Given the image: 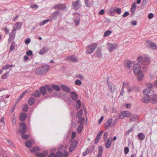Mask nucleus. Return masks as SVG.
Wrapping results in <instances>:
<instances>
[{"instance_id":"8","label":"nucleus","mask_w":157,"mask_h":157,"mask_svg":"<svg viewBox=\"0 0 157 157\" xmlns=\"http://www.w3.org/2000/svg\"><path fill=\"white\" fill-rule=\"evenodd\" d=\"M123 86L127 89V91L128 93L132 91L135 88L134 86H130L129 83L125 82H123Z\"/></svg>"},{"instance_id":"56","label":"nucleus","mask_w":157,"mask_h":157,"mask_svg":"<svg viewBox=\"0 0 157 157\" xmlns=\"http://www.w3.org/2000/svg\"><path fill=\"white\" fill-rule=\"evenodd\" d=\"M9 66V65H8V64H6L5 66L2 67V68L3 69H4V70H6L7 69H9V68L10 67Z\"/></svg>"},{"instance_id":"21","label":"nucleus","mask_w":157,"mask_h":157,"mask_svg":"<svg viewBox=\"0 0 157 157\" xmlns=\"http://www.w3.org/2000/svg\"><path fill=\"white\" fill-rule=\"evenodd\" d=\"M114 11H115L117 13L120 14L121 12V9L119 7L116 8V7H112L110 10V12L111 13V14H112Z\"/></svg>"},{"instance_id":"51","label":"nucleus","mask_w":157,"mask_h":157,"mask_svg":"<svg viewBox=\"0 0 157 157\" xmlns=\"http://www.w3.org/2000/svg\"><path fill=\"white\" fill-rule=\"evenodd\" d=\"M75 83L77 85H80L82 84V82L80 80L77 79L75 81Z\"/></svg>"},{"instance_id":"5","label":"nucleus","mask_w":157,"mask_h":157,"mask_svg":"<svg viewBox=\"0 0 157 157\" xmlns=\"http://www.w3.org/2000/svg\"><path fill=\"white\" fill-rule=\"evenodd\" d=\"M84 121V118H81L78 119V123H80V124L77 129V131L79 134H80L81 132L82 129L83 127V124Z\"/></svg>"},{"instance_id":"54","label":"nucleus","mask_w":157,"mask_h":157,"mask_svg":"<svg viewBox=\"0 0 157 157\" xmlns=\"http://www.w3.org/2000/svg\"><path fill=\"white\" fill-rule=\"evenodd\" d=\"M125 87L123 86H123L122 88V89H121V91L120 93V96H122L123 95V94L124 93V88Z\"/></svg>"},{"instance_id":"29","label":"nucleus","mask_w":157,"mask_h":157,"mask_svg":"<svg viewBox=\"0 0 157 157\" xmlns=\"http://www.w3.org/2000/svg\"><path fill=\"white\" fill-rule=\"evenodd\" d=\"M71 96L72 99L74 101H75L78 98L77 94L73 91H71Z\"/></svg>"},{"instance_id":"3","label":"nucleus","mask_w":157,"mask_h":157,"mask_svg":"<svg viewBox=\"0 0 157 157\" xmlns=\"http://www.w3.org/2000/svg\"><path fill=\"white\" fill-rule=\"evenodd\" d=\"M97 43L92 44L86 47V53L88 54H90L93 52L97 47Z\"/></svg>"},{"instance_id":"9","label":"nucleus","mask_w":157,"mask_h":157,"mask_svg":"<svg viewBox=\"0 0 157 157\" xmlns=\"http://www.w3.org/2000/svg\"><path fill=\"white\" fill-rule=\"evenodd\" d=\"M143 93L145 95L151 96L153 95L154 91L151 89H146L144 90Z\"/></svg>"},{"instance_id":"63","label":"nucleus","mask_w":157,"mask_h":157,"mask_svg":"<svg viewBox=\"0 0 157 157\" xmlns=\"http://www.w3.org/2000/svg\"><path fill=\"white\" fill-rule=\"evenodd\" d=\"M27 91L26 90L23 93H22L19 96L20 98H22L24 95L26 94V93L27 92Z\"/></svg>"},{"instance_id":"4","label":"nucleus","mask_w":157,"mask_h":157,"mask_svg":"<svg viewBox=\"0 0 157 157\" xmlns=\"http://www.w3.org/2000/svg\"><path fill=\"white\" fill-rule=\"evenodd\" d=\"M107 45V49L109 52H112L117 48V45L116 43H108Z\"/></svg>"},{"instance_id":"60","label":"nucleus","mask_w":157,"mask_h":157,"mask_svg":"<svg viewBox=\"0 0 157 157\" xmlns=\"http://www.w3.org/2000/svg\"><path fill=\"white\" fill-rule=\"evenodd\" d=\"M32 51L31 50H29L26 53V54L28 56H31L32 55Z\"/></svg>"},{"instance_id":"11","label":"nucleus","mask_w":157,"mask_h":157,"mask_svg":"<svg viewBox=\"0 0 157 157\" xmlns=\"http://www.w3.org/2000/svg\"><path fill=\"white\" fill-rule=\"evenodd\" d=\"M60 14L59 11L55 12L53 14H51L50 16V20L51 21L55 20L58 16H60Z\"/></svg>"},{"instance_id":"7","label":"nucleus","mask_w":157,"mask_h":157,"mask_svg":"<svg viewBox=\"0 0 157 157\" xmlns=\"http://www.w3.org/2000/svg\"><path fill=\"white\" fill-rule=\"evenodd\" d=\"M20 129L19 130V132L21 134H24L26 131L27 128L26 125L25 123H22L20 124Z\"/></svg>"},{"instance_id":"33","label":"nucleus","mask_w":157,"mask_h":157,"mask_svg":"<svg viewBox=\"0 0 157 157\" xmlns=\"http://www.w3.org/2000/svg\"><path fill=\"white\" fill-rule=\"evenodd\" d=\"M16 32L15 31H13L12 30V32L10 33L9 34L10 38L13 39V40L15 38V36Z\"/></svg>"},{"instance_id":"40","label":"nucleus","mask_w":157,"mask_h":157,"mask_svg":"<svg viewBox=\"0 0 157 157\" xmlns=\"http://www.w3.org/2000/svg\"><path fill=\"white\" fill-rule=\"evenodd\" d=\"M112 33V31L110 30L106 31L104 34V37L110 35Z\"/></svg>"},{"instance_id":"24","label":"nucleus","mask_w":157,"mask_h":157,"mask_svg":"<svg viewBox=\"0 0 157 157\" xmlns=\"http://www.w3.org/2000/svg\"><path fill=\"white\" fill-rule=\"evenodd\" d=\"M112 143V139L111 138H109L106 141L105 143V146L106 148H109L111 147Z\"/></svg>"},{"instance_id":"52","label":"nucleus","mask_w":157,"mask_h":157,"mask_svg":"<svg viewBox=\"0 0 157 157\" xmlns=\"http://www.w3.org/2000/svg\"><path fill=\"white\" fill-rule=\"evenodd\" d=\"M28 109V106L27 104H25L23 106V110L24 111H27Z\"/></svg>"},{"instance_id":"20","label":"nucleus","mask_w":157,"mask_h":157,"mask_svg":"<svg viewBox=\"0 0 157 157\" xmlns=\"http://www.w3.org/2000/svg\"><path fill=\"white\" fill-rule=\"evenodd\" d=\"M50 50L49 48L47 47H44L39 52V54L40 55H43L46 53Z\"/></svg>"},{"instance_id":"1","label":"nucleus","mask_w":157,"mask_h":157,"mask_svg":"<svg viewBox=\"0 0 157 157\" xmlns=\"http://www.w3.org/2000/svg\"><path fill=\"white\" fill-rule=\"evenodd\" d=\"M137 63L133 66V71L136 75H137L139 81H141L144 78V75L140 70L141 68L144 71H146L147 69V66L150 64V60L148 56L143 57L141 56L138 57L137 59Z\"/></svg>"},{"instance_id":"34","label":"nucleus","mask_w":157,"mask_h":157,"mask_svg":"<svg viewBox=\"0 0 157 157\" xmlns=\"http://www.w3.org/2000/svg\"><path fill=\"white\" fill-rule=\"evenodd\" d=\"M98 149L99 150L98 151L97 157H101L103 150L102 147L101 146H99Z\"/></svg>"},{"instance_id":"62","label":"nucleus","mask_w":157,"mask_h":157,"mask_svg":"<svg viewBox=\"0 0 157 157\" xmlns=\"http://www.w3.org/2000/svg\"><path fill=\"white\" fill-rule=\"evenodd\" d=\"M108 135V133L107 132H105V133L104 135V140H105L107 137V136Z\"/></svg>"},{"instance_id":"53","label":"nucleus","mask_w":157,"mask_h":157,"mask_svg":"<svg viewBox=\"0 0 157 157\" xmlns=\"http://www.w3.org/2000/svg\"><path fill=\"white\" fill-rule=\"evenodd\" d=\"M9 73V72H7L6 73L3 74L2 76V78L3 79L6 78L7 77Z\"/></svg>"},{"instance_id":"27","label":"nucleus","mask_w":157,"mask_h":157,"mask_svg":"<svg viewBox=\"0 0 157 157\" xmlns=\"http://www.w3.org/2000/svg\"><path fill=\"white\" fill-rule=\"evenodd\" d=\"M151 100V96H148L145 95L143 97L142 99V101L144 103H148Z\"/></svg>"},{"instance_id":"32","label":"nucleus","mask_w":157,"mask_h":157,"mask_svg":"<svg viewBox=\"0 0 157 157\" xmlns=\"http://www.w3.org/2000/svg\"><path fill=\"white\" fill-rule=\"evenodd\" d=\"M35 102V99L33 98H29L28 101V104L30 106L33 105Z\"/></svg>"},{"instance_id":"36","label":"nucleus","mask_w":157,"mask_h":157,"mask_svg":"<svg viewBox=\"0 0 157 157\" xmlns=\"http://www.w3.org/2000/svg\"><path fill=\"white\" fill-rule=\"evenodd\" d=\"M79 4V1L77 0L74 2L72 4L75 9H78V5Z\"/></svg>"},{"instance_id":"55","label":"nucleus","mask_w":157,"mask_h":157,"mask_svg":"<svg viewBox=\"0 0 157 157\" xmlns=\"http://www.w3.org/2000/svg\"><path fill=\"white\" fill-rule=\"evenodd\" d=\"M45 88H46L47 90L49 92H52V88L49 87V86H45Z\"/></svg>"},{"instance_id":"30","label":"nucleus","mask_w":157,"mask_h":157,"mask_svg":"<svg viewBox=\"0 0 157 157\" xmlns=\"http://www.w3.org/2000/svg\"><path fill=\"white\" fill-rule=\"evenodd\" d=\"M61 88L62 90L67 93H69L71 90V88L64 85H63L61 86Z\"/></svg>"},{"instance_id":"15","label":"nucleus","mask_w":157,"mask_h":157,"mask_svg":"<svg viewBox=\"0 0 157 157\" xmlns=\"http://www.w3.org/2000/svg\"><path fill=\"white\" fill-rule=\"evenodd\" d=\"M75 25H78L79 24L80 21V15L78 13H76L75 14Z\"/></svg>"},{"instance_id":"47","label":"nucleus","mask_w":157,"mask_h":157,"mask_svg":"<svg viewBox=\"0 0 157 157\" xmlns=\"http://www.w3.org/2000/svg\"><path fill=\"white\" fill-rule=\"evenodd\" d=\"M137 118V116L135 114L132 115L130 117V120L131 121H134Z\"/></svg>"},{"instance_id":"2","label":"nucleus","mask_w":157,"mask_h":157,"mask_svg":"<svg viewBox=\"0 0 157 157\" xmlns=\"http://www.w3.org/2000/svg\"><path fill=\"white\" fill-rule=\"evenodd\" d=\"M50 66L45 65L36 69L35 73L37 75H42L45 74L49 70Z\"/></svg>"},{"instance_id":"22","label":"nucleus","mask_w":157,"mask_h":157,"mask_svg":"<svg viewBox=\"0 0 157 157\" xmlns=\"http://www.w3.org/2000/svg\"><path fill=\"white\" fill-rule=\"evenodd\" d=\"M151 103L154 104L157 102V95L154 94L151 96V100H150Z\"/></svg>"},{"instance_id":"16","label":"nucleus","mask_w":157,"mask_h":157,"mask_svg":"<svg viewBox=\"0 0 157 157\" xmlns=\"http://www.w3.org/2000/svg\"><path fill=\"white\" fill-rule=\"evenodd\" d=\"M113 121V119H110L107 121L105 124V127L106 129H107L109 128L110 127H112L113 126H112V123Z\"/></svg>"},{"instance_id":"6","label":"nucleus","mask_w":157,"mask_h":157,"mask_svg":"<svg viewBox=\"0 0 157 157\" xmlns=\"http://www.w3.org/2000/svg\"><path fill=\"white\" fill-rule=\"evenodd\" d=\"M131 113L128 111H124L120 113L119 115V117L120 119H123L124 117H128L131 115Z\"/></svg>"},{"instance_id":"57","label":"nucleus","mask_w":157,"mask_h":157,"mask_svg":"<svg viewBox=\"0 0 157 157\" xmlns=\"http://www.w3.org/2000/svg\"><path fill=\"white\" fill-rule=\"evenodd\" d=\"M31 41V39L30 38L26 39L25 41V43L26 44H28Z\"/></svg>"},{"instance_id":"45","label":"nucleus","mask_w":157,"mask_h":157,"mask_svg":"<svg viewBox=\"0 0 157 157\" xmlns=\"http://www.w3.org/2000/svg\"><path fill=\"white\" fill-rule=\"evenodd\" d=\"M85 4L87 7H90L91 6V4L88 0H85Z\"/></svg>"},{"instance_id":"23","label":"nucleus","mask_w":157,"mask_h":157,"mask_svg":"<svg viewBox=\"0 0 157 157\" xmlns=\"http://www.w3.org/2000/svg\"><path fill=\"white\" fill-rule=\"evenodd\" d=\"M136 3L135 2H134L132 4L131 10V14L132 16L135 14V12L136 10Z\"/></svg>"},{"instance_id":"25","label":"nucleus","mask_w":157,"mask_h":157,"mask_svg":"<svg viewBox=\"0 0 157 157\" xmlns=\"http://www.w3.org/2000/svg\"><path fill=\"white\" fill-rule=\"evenodd\" d=\"M103 131H100L97 134L95 140V143L97 144L100 140L101 135L103 133Z\"/></svg>"},{"instance_id":"49","label":"nucleus","mask_w":157,"mask_h":157,"mask_svg":"<svg viewBox=\"0 0 157 157\" xmlns=\"http://www.w3.org/2000/svg\"><path fill=\"white\" fill-rule=\"evenodd\" d=\"M15 45V43H14V42H13L11 43V45L10 46V51H12L13 50V49L14 48V47Z\"/></svg>"},{"instance_id":"39","label":"nucleus","mask_w":157,"mask_h":157,"mask_svg":"<svg viewBox=\"0 0 157 157\" xmlns=\"http://www.w3.org/2000/svg\"><path fill=\"white\" fill-rule=\"evenodd\" d=\"M138 136L140 139L142 140H144L145 137V135L143 134V133L141 132L139 133L138 134Z\"/></svg>"},{"instance_id":"48","label":"nucleus","mask_w":157,"mask_h":157,"mask_svg":"<svg viewBox=\"0 0 157 157\" xmlns=\"http://www.w3.org/2000/svg\"><path fill=\"white\" fill-rule=\"evenodd\" d=\"M56 157H62L63 156V154L62 152L60 151H58L56 154Z\"/></svg>"},{"instance_id":"58","label":"nucleus","mask_w":157,"mask_h":157,"mask_svg":"<svg viewBox=\"0 0 157 157\" xmlns=\"http://www.w3.org/2000/svg\"><path fill=\"white\" fill-rule=\"evenodd\" d=\"M129 151V148L128 147H126L124 148V151L125 154H127L128 153Z\"/></svg>"},{"instance_id":"31","label":"nucleus","mask_w":157,"mask_h":157,"mask_svg":"<svg viewBox=\"0 0 157 157\" xmlns=\"http://www.w3.org/2000/svg\"><path fill=\"white\" fill-rule=\"evenodd\" d=\"M27 117V115L26 113H21L19 116V119L21 121H25Z\"/></svg>"},{"instance_id":"38","label":"nucleus","mask_w":157,"mask_h":157,"mask_svg":"<svg viewBox=\"0 0 157 157\" xmlns=\"http://www.w3.org/2000/svg\"><path fill=\"white\" fill-rule=\"evenodd\" d=\"M97 56L99 58H101L102 57V55L100 49L99 48L96 52Z\"/></svg>"},{"instance_id":"42","label":"nucleus","mask_w":157,"mask_h":157,"mask_svg":"<svg viewBox=\"0 0 157 157\" xmlns=\"http://www.w3.org/2000/svg\"><path fill=\"white\" fill-rule=\"evenodd\" d=\"M49 21H50V20L49 19L43 20V21H42V22H40V23L39 25L40 26H42L43 25H44L45 24L47 23Z\"/></svg>"},{"instance_id":"10","label":"nucleus","mask_w":157,"mask_h":157,"mask_svg":"<svg viewBox=\"0 0 157 157\" xmlns=\"http://www.w3.org/2000/svg\"><path fill=\"white\" fill-rule=\"evenodd\" d=\"M146 46L147 48L152 49H155L157 48V46L155 44L149 41L147 42Z\"/></svg>"},{"instance_id":"50","label":"nucleus","mask_w":157,"mask_h":157,"mask_svg":"<svg viewBox=\"0 0 157 157\" xmlns=\"http://www.w3.org/2000/svg\"><path fill=\"white\" fill-rule=\"evenodd\" d=\"M21 137L24 140H26L29 137V136L28 134H21Z\"/></svg>"},{"instance_id":"44","label":"nucleus","mask_w":157,"mask_h":157,"mask_svg":"<svg viewBox=\"0 0 157 157\" xmlns=\"http://www.w3.org/2000/svg\"><path fill=\"white\" fill-rule=\"evenodd\" d=\"M83 113V110L82 109H81L77 113L76 116L78 117H81Z\"/></svg>"},{"instance_id":"12","label":"nucleus","mask_w":157,"mask_h":157,"mask_svg":"<svg viewBox=\"0 0 157 157\" xmlns=\"http://www.w3.org/2000/svg\"><path fill=\"white\" fill-rule=\"evenodd\" d=\"M65 60L69 62H76L78 61L77 59L74 56H69L65 59Z\"/></svg>"},{"instance_id":"19","label":"nucleus","mask_w":157,"mask_h":157,"mask_svg":"<svg viewBox=\"0 0 157 157\" xmlns=\"http://www.w3.org/2000/svg\"><path fill=\"white\" fill-rule=\"evenodd\" d=\"M54 8L56 9H61L63 10L66 8V6L64 5L58 4L55 5Z\"/></svg>"},{"instance_id":"61","label":"nucleus","mask_w":157,"mask_h":157,"mask_svg":"<svg viewBox=\"0 0 157 157\" xmlns=\"http://www.w3.org/2000/svg\"><path fill=\"white\" fill-rule=\"evenodd\" d=\"M133 131V129L132 128H131L130 129L128 130L126 132V134L127 135H128L130 133L132 132Z\"/></svg>"},{"instance_id":"46","label":"nucleus","mask_w":157,"mask_h":157,"mask_svg":"<svg viewBox=\"0 0 157 157\" xmlns=\"http://www.w3.org/2000/svg\"><path fill=\"white\" fill-rule=\"evenodd\" d=\"M40 149L39 148L37 147H34L33 149L30 150V151L32 152H34L38 151H39Z\"/></svg>"},{"instance_id":"37","label":"nucleus","mask_w":157,"mask_h":157,"mask_svg":"<svg viewBox=\"0 0 157 157\" xmlns=\"http://www.w3.org/2000/svg\"><path fill=\"white\" fill-rule=\"evenodd\" d=\"M33 96L36 98L39 97L40 96V91L38 90H36L33 94Z\"/></svg>"},{"instance_id":"35","label":"nucleus","mask_w":157,"mask_h":157,"mask_svg":"<svg viewBox=\"0 0 157 157\" xmlns=\"http://www.w3.org/2000/svg\"><path fill=\"white\" fill-rule=\"evenodd\" d=\"M40 90L41 91V94L43 95H44L46 94L47 90L46 88L45 87V86L40 87Z\"/></svg>"},{"instance_id":"18","label":"nucleus","mask_w":157,"mask_h":157,"mask_svg":"<svg viewBox=\"0 0 157 157\" xmlns=\"http://www.w3.org/2000/svg\"><path fill=\"white\" fill-rule=\"evenodd\" d=\"M124 66L126 68H130L133 65V63L129 60H127L124 61Z\"/></svg>"},{"instance_id":"64","label":"nucleus","mask_w":157,"mask_h":157,"mask_svg":"<svg viewBox=\"0 0 157 157\" xmlns=\"http://www.w3.org/2000/svg\"><path fill=\"white\" fill-rule=\"evenodd\" d=\"M56 154L53 153H52L50 154L48 156V157H56Z\"/></svg>"},{"instance_id":"14","label":"nucleus","mask_w":157,"mask_h":157,"mask_svg":"<svg viewBox=\"0 0 157 157\" xmlns=\"http://www.w3.org/2000/svg\"><path fill=\"white\" fill-rule=\"evenodd\" d=\"M108 85L109 90L112 93H114L116 89L115 86L111 82H108Z\"/></svg>"},{"instance_id":"41","label":"nucleus","mask_w":157,"mask_h":157,"mask_svg":"<svg viewBox=\"0 0 157 157\" xmlns=\"http://www.w3.org/2000/svg\"><path fill=\"white\" fill-rule=\"evenodd\" d=\"M76 106L77 109H78L81 106V103L80 101L79 100H78L76 103Z\"/></svg>"},{"instance_id":"17","label":"nucleus","mask_w":157,"mask_h":157,"mask_svg":"<svg viewBox=\"0 0 157 157\" xmlns=\"http://www.w3.org/2000/svg\"><path fill=\"white\" fill-rule=\"evenodd\" d=\"M22 25V23L17 22L15 25L13 30V31H15L17 30L20 29H21Z\"/></svg>"},{"instance_id":"43","label":"nucleus","mask_w":157,"mask_h":157,"mask_svg":"<svg viewBox=\"0 0 157 157\" xmlns=\"http://www.w3.org/2000/svg\"><path fill=\"white\" fill-rule=\"evenodd\" d=\"M52 88L57 91H59L60 90V88L57 85H52Z\"/></svg>"},{"instance_id":"13","label":"nucleus","mask_w":157,"mask_h":157,"mask_svg":"<svg viewBox=\"0 0 157 157\" xmlns=\"http://www.w3.org/2000/svg\"><path fill=\"white\" fill-rule=\"evenodd\" d=\"M78 144V142L76 140H74L72 143L70 145L69 151H72L76 147Z\"/></svg>"},{"instance_id":"26","label":"nucleus","mask_w":157,"mask_h":157,"mask_svg":"<svg viewBox=\"0 0 157 157\" xmlns=\"http://www.w3.org/2000/svg\"><path fill=\"white\" fill-rule=\"evenodd\" d=\"M48 154V151H44L41 153H36V155L38 157H45Z\"/></svg>"},{"instance_id":"59","label":"nucleus","mask_w":157,"mask_h":157,"mask_svg":"<svg viewBox=\"0 0 157 157\" xmlns=\"http://www.w3.org/2000/svg\"><path fill=\"white\" fill-rule=\"evenodd\" d=\"M129 15V13L128 12H126L122 16L124 17H125Z\"/></svg>"},{"instance_id":"28","label":"nucleus","mask_w":157,"mask_h":157,"mask_svg":"<svg viewBox=\"0 0 157 157\" xmlns=\"http://www.w3.org/2000/svg\"><path fill=\"white\" fill-rule=\"evenodd\" d=\"M33 143L34 141L33 140H29L25 142L26 146L27 147L30 148Z\"/></svg>"}]
</instances>
